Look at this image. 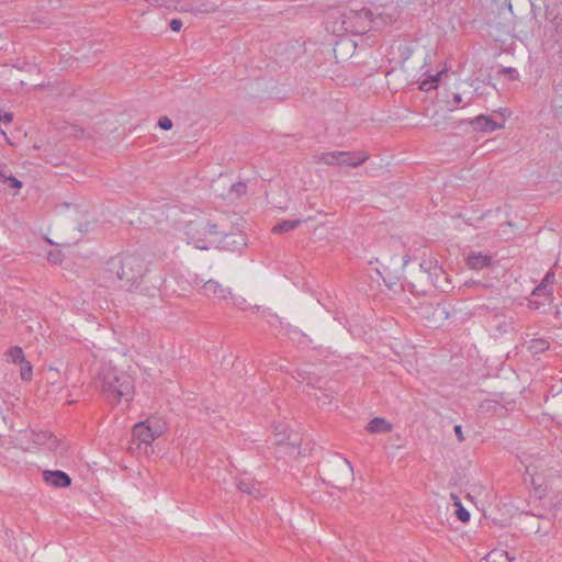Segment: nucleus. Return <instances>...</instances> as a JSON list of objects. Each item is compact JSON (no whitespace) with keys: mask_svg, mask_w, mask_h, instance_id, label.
I'll return each mask as SVG.
<instances>
[{"mask_svg":"<svg viewBox=\"0 0 562 562\" xmlns=\"http://www.w3.org/2000/svg\"><path fill=\"white\" fill-rule=\"evenodd\" d=\"M148 261L138 252L126 254L111 258L106 262L108 271L114 273L122 282L120 286L130 292H139L143 295L156 296L164 279L160 277L155 282L150 281Z\"/></svg>","mask_w":562,"mask_h":562,"instance_id":"nucleus-1","label":"nucleus"},{"mask_svg":"<svg viewBox=\"0 0 562 562\" xmlns=\"http://www.w3.org/2000/svg\"><path fill=\"white\" fill-rule=\"evenodd\" d=\"M95 385L112 404L130 403L134 394V379L111 363H102L95 374Z\"/></svg>","mask_w":562,"mask_h":562,"instance_id":"nucleus-2","label":"nucleus"},{"mask_svg":"<svg viewBox=\"0 0 562 562\" xmlns=\"http://www.w3.org/2000/svg\"><path fill=\"white\" fill-rule=\"evenodd\" d=\"M369 159L364 151H323L315 155V161L339 168H357Z\"/></svg>","mask_w":562,"mask_h":562,"instance_id":"nucleus-3","label":"nucleus"},{"mask_svg":"<svg viewBox=\"0 0 562 562\" xmlns=\"http://www.w3.org/2000/svg\"><path fill=\"white\" fill-rule=\"evenodd\" d=\"M341 18L342 27L346 32L361 34L370 27L371 12L367 9L350 10L345 12Z\"/></svg>","mask_w":562,"mask_h":562,"instance_id":"nucleus-4","label":"nucleus"},{"mask_svg":"<svg viewBox=\"0 0 562 562\" xmlns=\"http://www.w3.org/2000/svg\"><path fill=\"white\" fill-rule=\"evenodd\" d=\"M329 482L336 488H346L353 480V469L347 459H337L329 467Z\"/></svg>","mask_w":562,"mask_h":562,"instance_id":"nucleus-5","label":"nucleus"},{"mask_svg":"<svg viewBox=\"0 0 562 562\" xmlns=\"http://www.w3.org/2000/svg\"><path fill=\"white\" fill-rule=\"evenodd\" d=\"M418 314L420 317L428 322L430 327H439L442 323L448 319L449 312L446 305L437 303H422L418 307Z\"/></svg>","mask_w":562,"mask_h":562,"instance_id":"nucleus-6","label":"nucleus"},{"mask_svg":"<svg viewBox=\"0 0 562 562\" xmlns=\"http://www.w3.org/2000/svg\"><path fill=\"white\" fill-rule=\"evenodd\" d=\"M8 78L14 86H33L37 85L40 70L33 65L25 68L11 67L8 69Z\"/></svg>","mask_w":562,"mask_h":562,"instance_id":"nucleus-7","label":"nucleus"},{"mask_svg":"<svg viewBox=\"0 0 562 562\" xmlns=\"http://www.w3.org/2000/svg\"><path fill=\"white\" fill-rule=\"evenodd\" d=\"M162 434V428L157 423L151 420L140 422L134 425L132 435L139 443L149 445Z\"/></svg>","mask_w":562,"mask_h":562,"instance_id":"nucleus-8","label":"nucleus"},{"mask_svg":"<svg viewBox=\"0 0 562 562\" xmlns=\"http://www.w3.org/2000/svg\"><path fill=\"white\" fill-rule=\"evenodd\" d=\"M274 443L284 448L285 453L291 457H297L301 454L300 440L297 436L293 434L288 435L284 426L282 425H278L274 428Z\"/></svg>","mask_w":562,"mask_h":562,"instance_id":"nucleus-9","label":"nucleus"},{"mask_svg":"<svg viewBox=\"0 0 562 562\" xmlns=\"http://www.w3.org/2000/svg\"><path fill=\"white\" fill-rule=\"evenodd\" d=\"M203 238L191 237V241L194 247L201 250L209 249L214 244L218 245V239L225 234L218 229L217 224L207 222L203 227Z\"/></svg>","mask_w":562,"mask_h":562,"instance_id":"nucleus-10","label":"nucleus"},{"mask_svg":"<svg viewBox=\"0 0 562 562\" xmlns=\"http://www.w3.org/2000/svg\"><path fill=\"white\" fill-rule=\"evenodd\" d=\"M246 246H247L246 235L240 231L225 233L218 239V247L221 249H225L228 251L240 250Z\"/></svg>","mask_w":562,"mask_h":562,"instance_id":"nucleus-11","label":"nucleus"},{"mask_svg":"<svg viewBox=\"0 0 562 562\" xmlns=\"http://www.w3.org/2000/svg\"><path fill=\"white\" fill-rule=\"evenodd\" d=\"M236 487L239 492L248 494L255 499H261L267 496L266 490L262 488V483L250 477L238 479L236 481Z\"/></svg>","mask_w":562,"mask_h":562,"instance_id":"nucleus-12","label":"nucleus"},{"mask_svg":"<svg viewBox=\"0 0 562 562\" xmlns=\"http://www.w3.org/2000/svg\"><path fill=\"white\" fill-rule=\"evenodd\" d=\"M48 94L52 97L53 102L69 103L79 101L76 98L77 90L70 85L50 87Z\"/></svg>","mask_w":562,"mask_h":562,"instance_id":"nucleus-13","label":"nucleus"},{"mask_svg":"<svg viewBox=\"0 0 562 562\" xmlns=\"http://www.w3.org/2000/svg\"><path fill=\"white\" fill-rule=\"evenodd\" d=\"M470 124L475 131L488 133L502 128L504 126V119L496 121L488 115L480 114L471 120Z\"/></svg>","mask_w":562,"mask_h":562,"instance_id":"nucleus-14","label":"nucleus"},{"mask_svg":"<svg viewBox=\"0 0 562 562\" xmlns=\"http://www.w3.org/2000/svg\"><path fill=\"white\" fill-rule=\"evenodd\" d=\"M465 263L470 269L479 271L490 268L493 263V258L488 254L471 251L467 256Z\"/></svg>","mask_w":562,"mask_h":562,"instance_id":"nucleus-15","label":"nucleus"},{"mask_svg":"<svg viewBox=\"0 0 562 562\" xmlns=\"http://www.w3.org/2000/svg\"><path fill=\"white\" fill-rule=\"evenodd\" d=\"M203 292L206 296L218 300H226L232 294L228 286H224L216 280L205 281L203 284Z\"/></svg>","mask_w":562,"mask_h":562,"instance_id":"nucleus-16","label":"nucleus"},{"mask_svg":"<svg viewBox=\"0 0 562 562\" xmlns=\"http://www.w3.org/2000/svg\"><path fill=\"white\" fill-rule=\"evenodd\" d=\"M43 480L45 483L54 487H68L71 484L70 476L60 470H46L43 472Z\"/></svg>","mask_w":562,"mask_h":562,"instance_id":"nucleus-17","label":"nucleus"},{"mask_svg":"<svg viewBox=\"0 0 562 562\" xmlns=\"http://www.w3.org/2000/svg\"><path fill=\"white\" fill-rule=\"evenodd\" d=\"M491 331L497 335H504L512 330V319L499 312L495 317H493L488 323Z\"/></svg>","mask_w":562,"mask_h":562,"instance_id":"nucleus-18","label":"nucleus"},{"mask_svg":"<svg viewBox=\"0 0 562 562\" xmlns=\"http://www.w3.org/2000/svg\"><path fill=\"white\" fill-rule=\"evenodd\" d=\"M356 43L349 40H342L336 43L334 47V55L337 61L348 60L356 52Z\"/></svg>","mask_w":562,"mask_h":562,"instance_id":"nucleus-19","label":"nucleus"},{"mask_svg":"<svg viewBox=\"0 0 562 562\" xmlns=\"http://www.w3.org/2000/svg\"><path fill=\"white\" fill-rule=\"evenodd\" d=\"M546 406L552 419L562 423V390L546 398Z\"/></svg>","mask_w":562,"mask_h":562,"instance_id":"nucleus-20","label":"nucleus"},{"mask_svg":"<svg viewBox=\"0 0 562 562\" xmlns=\"http://www.w3.org/2000/svg\"><path fill=\"white\" fill-rule=\"evenodd\" d=\"M501 310L497 306H490L487 304L476 305L473 310V314L479 317H485L488 323L493 317H495Z\"/></svg>","mask_w":562,"mask_h":562,"instance_id":"nucleus-21","label":"nucleus"},{"mask_svg":"<svg viewBox=\"0 0 562 562\" xmlns=\"http://www.w3.org/2000/svg\"><path fill=\"white\" fill-rule=\"evenodd\" d=\"M367 430L372 434L386 432L391 430V424L384 418L375 417L368 423Z\"/></svg>","mask_w":562,"mask_h":562,"instance_id":"nucleus-22","label":"nucleus"},{"mask_svg":"<svg viewBox=\"0 0 562 562\" xmlns=\"http://www.w3.org/2000/svg\"><path fill=\"white\" fill-rule=\"evenodd\" d=\"M302 223L301 220H283L272 227V233L284 234L293 231Z\"/></svg>","mask_w":562,"mask_h":562,"instance_id":"nucleus-23","label":"nucleus"},{"mask_svg":"<svg viewBox=\"0 0 562 562\" xmlns=\"http://www.w3.org/2000/svg\"><path fill=\"white\" fill-rule=\"evenodd\" d=\"M448 75H447V71L446 70H441L440 72H438L437 75L435 76H430L429 78H427L426 80H424L419 88L420 90H424V91H429L431 88H436L437 87V83H439L443 78H446Z\"/></svg>","mask_w":562,"mask_h":562,"instance_id":"nucleus-24","label":"nucleus"},{"mask_svg":"<svg viewBox=\"0 0 562 562\" xmlns=\"http://www.w3.org/2000/svg\"><path fill=\"white\" fill-rule=\"evenodd\" d=\"M485 562H512L513 557H509L507 551L493 550L484 558Z\"/></svg>","mask_w":562,"mask_h":562,"instance_id":"nucleus-25","label":"nucleus"},{"mask_svg":"<svg viewBox=\"0 0 562 562\" xmlns=\"http://www.w3.org/2000/svg\"><path fill=\"white\" fill-rule=\"evenodd\" d=\"M550 347V342L544 338H533L528 344V349L532 353H541L546 350H548Z\"/></svg>","mask_w":562,"mask_h":562,"instance_id":"nucleus-26","label":"nucleus"},{"mask_svg":"<svg viewBox=\"0 0 562 562\" xmlns=\"http://www.w3.org/2000/svg\"><path fill=\"white\" fill-rule=\"evenodd\" d=\"M8 355L14 363H22L25 361L24 352L19 346L11 347Z\"/></svg>","mask_w":562,"mask_h":562,"instance_id":"nucleus-27","label":"nucleus"},{"mask_svg":"<svg viewBox=\"0 0 562 562\" xmlns=\"http://www.w3.org/2000/svg\"><path fill=\"white\" fill-rule=\"evenodd\" d=\"M387 85L391 88H397V83L403 79V72L398 70H392L386 74Z\"/></svg>","mask_w":562,"mask_h":562,"instance_id":"nucleus-28","label":"nucleus"},{"mask_svg":"<svg viewBox=\"0 0 562 562\" xmlns=\"http://www.w3.org/2000/svg\"><path fill=\"white\" fill-rule=\"evenodd\" d=\"M442 101L446 103H461L463 100L461 93L457 89H454L450 92L447 91L446 97Z\"/></svg>","mask_w":562,"mask_h":562,"instance_id":"nucleus-29","label":"nucleus"},{"mask_svg":"<svg viewBox=\"0 0 562 562\" xmlns=\"http://www.w3.org/2000/svg\"><path fill=\"white\" fill-rule=\"evenodd\" d=\"M21 364V378L23 381H30L32 378L33 369L29 361H24Z\"/></svg>","mask_w":562,"mask_h":562,"instance_id":"nucleus-30","label":"nucleus"},{"mask_svg":"<svg viewBox=\"0 0 562 562\" xmlns=\"http://www.w3.org/2000/svg\"><path fill=\"white\" fill-rule=\"evenodd\" d=\"M464 285H467L469 288L493 289V284L492 283L482 281V280H475V279L468 280L464 283Z\"/></svg>","mask_w":562,"mask_h":562,"instance_id":"nucleus-31","label":"nucleus"},{"mask_svg":"<svg viewBox=\"0 0 562 562\" xmlns=\"http://www.w3.org/2000/svg\"><path fill=\"white\" fill-rule=\"evenodd\" d=\"M457 518L462 521L467 522L470 520V513L461 506L460 503H458V509L456 510Z\"/></svg>","mask_w":562,"mask_h":562,"instance_id":"nucleus-32","label":"nucleus"},{"mask_svg":"<svg viewBox=\"0 0 562 562\" xmlns=\"http://www.w3.org/2000/svg\"><path fill=\"white\" fill-rule=\"evenodd\" d=\"M231 191L235 192L237 196H240L246 193L247 186L243 182H236L231 186Z\"/></svg>","mask_w":562,"mask_h":562,"instance_id":"nucleus-33","label":"nucleus"},{"mask_svg":"<svg viewBox=\"0 0 562 562\" xmlns=\"http://www.w3.org/2000/svg\"><path fill=\"white\" fill-rule=\"evenodd\" d=\"M157 125L165 130V131H168V130H171L172 127V121L168 117V116H161L159 120H158V123Z\"/></svg>","mask_w":562,"mask_h":562,"instance_id":"nucleus-34","label":"nucleus"},{"mask_svg":"<svg viewBox=\"0 0 562 562\" xmlns=\"http://www.w3.org/2000/svg\"><path fill=\"white\" fill-rule=\"evenodd\" d=\"M553 281H554V273L549 271V272H547V274L542 279L541 284L544 285L546 288H549L550 291H552Z\"/></svg>","mask_w":562,"mask_h":562,"instance_id":"nucleus-35","label":"nucleus"},{"mask_svg":"<svg viewBox=\"0 0 562 562\" xmlns=\"http://www.w3.org/2000/svg\"><path fill=\"white\" fill-rule=\"evenodd\" d=\"M11 175L7 165H0V182H7Z\"/></svg>","mask_w":562,"mask_h":562,"instance_id":"nucleus-36","label":"nucleus"},{"mask_svg":"<svg viewBox=\"0 0 562 562\" xmlns=\"http://www.w3.org/2000/svg\"><path fill=\"white\" fill-rule=\"evenodd\" d=\"M532 295H538V296L546 295V296H548V295H551V291H550V289H549V288H546L544 285H542V284L540 283V285H538V286L533 290Z\"/></svg>","mask_w":562,"mask_h":562,"instance_id":"nucleus-37","label":"nucleus"},{"mask_svg":"<svg viewBox=\"0 0 562 562\" xmlns=\"http://www.w3.org/2000/svg\"><path fill=\"white\" fill-rule=\"evenodd\" d=\"M8 184L9 188H12V189H20L22 187V182L16 179L13 175H11L8 179V181L5 182Z\"/></svg>","mask_w":562,"mask_h":562,"instance_id":"nucleus-38","label":"nucleus"},{"mask_svg":"<svg viewBox=\"0 0 562 562\" xmlns=\"http://www.w3.org/2000/svg\"><path fill=\"white\" fill-rule=\"evenodd\" d=\"M182 27V22L180 20H172L170 22V29L173 31V32H179Z\"/></svg>","mask_w":562,"mask_h":562,"instance_id":"nucleus-39","label":"nucleus"},{"mask_svg":"<svg viewBox=\"0 0 562 562\" xmlns=\"http://www.w3.org/2000/svg\"><path fill=\"white\" fill-rule=\"evenodd\" d=\"M453 429H454V434H456V436H457L458 440H459L460 442L464 441V436H463V431H462V426H461V425H456Z\"/></svg>","mask_w":562,"mask_h":562,"instance_id":"nucleus-40","label":"nucleus"},{"mask_svg":"<svg viewBox=\"0 0 562 562\" xmlns=\"http://www.w3.org/2000/svg\"><path fill=\"white\" fill-rule=\"evenodd\" d=\"M526 473L531 475V482L535 484L533 476L536 475V471H535V469H533V467L531 464L526 465Z\"/></svg>","mask_w":562,"mask_h":562,"instance_id":"nucleus-41","label":"nucleus"},{"mask_svg":"<svg viewBox=\"0 0 562 562\" xmlns=\"http://www.w3.org/2000/svg\"><path fill=\"white\" fill-rule=\"evenodd\" d=\"M193 225V222H190V224L188 225V228L190 229Z\"/></svg>","mask_w":562,"mask_h":562,"instance_id":"nucleus-42","label":"nucleus"},{"mask_svg":"<svg viewBox=\"0 0 562 562\" xmlns=\"http://www.w3.org/2000/svg\"><path fill=\"white\" fill-rule=\"evenodd\" d=\"M193 225V222H190V224L188 225V228L190 229Z\"/></svg>","mask_w":562,"mask_h":562,"instance_id":"nucleus-43","label":"nucleus"},{"mask_svg":"<svg viewBox=\"0 0 562 562\" xmlns=\"http://www.w3.org/2000/svg\"><path fill=\"white\" fill-rule=\"evenodd\" d=\"M193 225V222H190V224L188 225V228L190 229Z\"/></svg>","mask_w":562,"mask_h":562,"instance_id":"nucleus-44","label":"nucleus"}]
</instances>
